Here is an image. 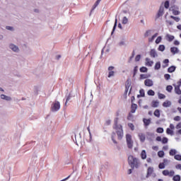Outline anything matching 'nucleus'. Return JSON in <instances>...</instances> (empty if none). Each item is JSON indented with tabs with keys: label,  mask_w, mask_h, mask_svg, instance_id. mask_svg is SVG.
<instances>
[{
	"label": "nucleus",
	"mask_w": 181,
	"mask_h": 181,
	"mask_svg": "<svg viewBox=\"0 0 181 181\" xmlns=\"http://www.w3.org/2000/svg\"><path fill=\"white\" fill-rule=\"evenodd\" d=\"M153 173V168L148 167L147 169V174L146 175V177L148 179V177H151Z\"/></svg>",
	"instance_id": "10"
},
{
	"label": "nucleus",
	"mask_w": 181,
	"mask_h": 181,
	"mask_svg": "<svg viewBox=\"0 0 181 181\" xmlns=\"http://www.w3.org/2000/svg\"><path fill=\"white\" fill-rule=\"evenodd\" d=\"M154 115L155 117H157L158 118H159V117H160V112L159 111V110H156L154 112Z\"/></svg>",
	"instance_id": "33"
},
{
	"label": "nucleus",
	"mask_w": 181,
	"mask_h": 181,
	"mask_svg": "<svg viewBox=\"0 0 181 181\" xmlns=\"http://www.w3.org/2000/svg\"><path fill=\"white\" fill-rule=\"evenodd\" d=\"M128 127L132 129V131H134L135 129V126H134V124L129 123Z\"/></svg>",
	"instance_id": "47"
},
{
	"label": "nucleus",
	"mask_w": 181,
	"mask_h": 181,
	"mask_svg": "<svg viewBox=\"0 0 181 181\" xmlns=\"http://www.w3.org/2000/svg\"><path fill=\"white\" fill-rule=\"evenodd\" d=\"M112 141L114 144H117V141H115V132H112Z\"/></svg>",
	"instance_id": "44"
},
{
	"label": "nucleus",
	"mask_w": 181,
	"mask_h": 181,
	"mask_svg": "<svg viewBox=\"0 0 181 181\" xmlns=\"http://www.w3.org/2000/svg\"><path fill=\"white\" fill-rule=\"evenodd\" d=\"M156 132L158 134H163V128L162 127H158L157 129H156Z\"/></svg>",
	"instance_id": "43"
},
{
	"label": "nucleus",
	"mask_w": 181,
	"mask_h": 181,
	"mask_svg": "<svg viewBox=\"0 0 181 181\" xmlns=\"http://www.w3.org/2000/svg\"><path fill=\"white\" fill-rule=\"evenodd\" d=\"M140 78H141V80H144V79H145V78H148V76H147L146 74H141V75H140Z\"/></svg>",
	"instance_id": "51"
},
{
	"label": "nucleus",
	"mask_w": 181,
	"mask_h": 181,
	"mask_svg": "<svg viewBox=\"0 0 181 181\" xmlns=\"http://www.w3.org/2000/svg\"><path fill=\"white\" fill-rule=\"evenodd\" d=\"M0 98L1 100H4L5 101H11L12 100V98H11L10 96H8L6 95H4V94H1L0 95Z\"/></svg>",
	"instance_id": "11"
},
{
	"label": "nucleus",
	"mask_w": 181,
	"mask_h": 181,
	"mask_svg": "<svg viewBox=\"0 0 181 181\" xmlns=\"http://www.w3.org/2000/svg\"><path fill=\"white\" fill-rule=\"evenodd\" d=\"M154 69L155 70H159V69H160V62H156Z\"/></svg>",
	"instance_id": "34"
},
{
	"label": "nucleus",
	"mask_w": 181,
	"mask_h": 181,
	"mask_svg": "<svg viewBox=\"0 0 181 181\" xmlns=\"http://www.w3.org/2000/svg\"><path fill=\"white\" fill-rule=\"evenodd\" d=\"M165 47L163 45H159L158 50L159 52H165Z\"/></svg>",
	"instance_id": "29"
},
{
	"label": "nucleus",
	"mask_w": 181,
	"mask_h": 181,
	"mask_svg": "<svg viewBox=\"0 0 181 181\" xmlns=\"http://www.w3.org/2000/svg\"><path fill=\"white\" fill-rule=\"evenodd\" d=\"M164 77H165V80H169L170 78V75L166 74L164 75Z\"/></svg>",
	"instance_id": "55"
},
{
	"label": "nucleus",
	"mask_w": 181,
	"mask_h": 181,
	"mask_svg": "<svg viewBox=\"0 0 181 181\" xmlns=\"http://www.w3.org/2000/svg\"><path fill=\"white\" fill-rule=\"evenodd\" d=\"M140 71L141 73H146V71H148V68L142 66L141 68H140Z\"/></svg>",
	"instance_id": "37"
},
{
	"label": "nucleus",
	"mask_w": 181,
	"mask_h": 181,
	"mask_svg": "<svg viewBox=\"0 0 181 181\" xmlns=\"http://www.w3.org/2000/svg\"><path fill=\"white\" fill-rule=\"evenodd\" d=\"M160 42H162V37L158 36L157 37V39L156 40V44L159 45V43H160Z\"/></svg>",
	"instance_id": "38"
},
{
	"label": "nucleus",
	"mask_w": 181,
	"mask_h": 181,
	"mask_svg": "<svg viewBox=\"0 0 181 181\" xmlns=\"http://www.w3.org/2000/svg\"><path fill=\"white\" fill-rule=\"evenodd\" d=\"M164 6L166 9H168V8H169V1H166L164 4Z\"/></svg>",
	"instance_id": "53"
},
{
	"label": "nucleus",
	"mask_w": 181,
	"mask_h": 181,
	"mask_svg": "<svg viewBox=\"0 0 181 181\" xmlns=\"http://www.w3.org/2000/svg\"><path fill=\"white\" fill-rule=\"evenodd\" d=\"M115 125L114 129L117 135L118 139H122L124 137V130H122V126L121 124H118V118L116 117L114 119Z\"/></svg>",
	"instance_id": "1"
},
{
	"label": "nucleus",
	"mask_w": 181,
	"mask_h": 181,
	"mask_svg": "<svg viewBox=\"0 0 181 181\" xmlns=\"http://www.w3.org/2000/svg\"><path fill=\"white\" fill-rule=\"evenodd\" d=\"M148 95H155V91L152 90H148L147 92Z\"/></svg>",
	"instance_id": "41"
},
{
	"label": "nucleus",
	"mask_w": 181,
	"mask_h": 181,
	"mask_svg": "<svg viewBox=\"0 0 181 181\" xmlns=\"http://www.w3.org/2000/svg\"><path fill=\"white\" fill-rule=\"evenodd\" d=\"M175 128L176 129H179L181 128V122L176 125Z\"/></svg>",
	"instance_id": "61"
},
{
	"label": "nucleus",
	"mask_w": 181,
	"mask_h": 181,
	"mask_svg": "<svg viewBox=\"0 0 181 181\" xmlns=\"http://www.w3.org/2000/svg\"><path fill=\"white\" fill-rule=\"evenodd\" d=\"M150 56H151V57H153L154 59H155V57H158V52H156V49H151Z\"/></svg>",
	"instance_id": "12"
},
{
	"label": "nucleus",
	"mask_w": 181,
	"mask_h": 181,
	"mask_svg": "<svg viewBox=\"0 0 181 181\" xmlns=\"http://www.w3.org/2000/svg\"><path fill=\"white\" fill-rule=\"evenodd\" d=\"M137 107H138V105H136V104L132 103L131 112L134 114L135 111H136Z\"/></svg>",
	"instance_id": "20"
},
{
	"label": "nucleus",
	"mask_w": 181,
	"mask_h": 181,
	"mask_svg": "<svg viewBox=\"0 0 181 181\" xmlns=\"http://www.w3.org/2000/svg\"><path fill=\"white\" fill-rule=\"evenodd\" d=\"M8 48L13 53H19L21 52V49L19 48V47L13 43H10L8 45Z\"/></svg>",
	"instance_id": "4"
},
{
	"label": "nucleus",
	"mask_w": 181,
	"mask_h": 181,
	"mask_svg": "<svg viewBox=\"0 0 181 181\" xmlns=\"http://www.w3.org/2000/svg\"><path fill=\"white\" fill-rule=\"evenodd\" d=\"M126 142L128 148L130 149L134 146V141H132V136L129 134H126Z\"/></svg>",
	"instance_id": "3"
},
{
	"label": "nucleus",
	"mask_w": 181,
	"mask_h": 181,
	"mask_svg": "<svg viewBox=\"0 0 181 181\" xmlns=\"http://www.w3.org/2000/svg\"><path fill=\"white\" fill-rule=\"evenodd\" d=\"M144 86L146 87H152V86H153V81H152V79H146L144 81Z\"/></svg>",
	"instance_id": "9"
},
{
	"label": "nucleus",
	"mask_w": 181,
	"mask_h": 181,
	"mask_svg": "<svg viewBox=\"0 0 181 181\" xmlns=\"http://www.w3.org/2000/svg\"><path fill=\"white\" fill-rule=\"evenodd\" d=\"M158 33H155L151 37L148 38V42L150 43H152V42H153V40H155V38H156L158 37Z\"/></svg>",
	"instance_id": "22"
},
{
	"label": "nucleus",
	"mask_w": 181,
	"mask_h": 181,
	"mask_svg": "<svg viewBox=\"0 0 181 181\" xmlns=\"http://www.w3.org/2000/svg\"><path fill=\"white\" fill-rule=\"evenodd\" d=\"M174 159L175 160H181V155L177 154L174 156Z\"/></svg>",
	"instance_id": "45"
},
{
	"label": "nucleus",
	"mask_w": 181,
	"mask_h": 181,
	"mask_svg": "<svg viewBox=\"0 0 181 181\" xmlns=\"http://www.w3.org/2000/svg\"><path fill=\"white\" fill-rule=\"evenodd\" d=\"M163 163L165 164V165H168V163H169V160L168 159L165 158L163 160Z\"/></svg>",
	"instance_id": "64"
},
{
	"label": "nucleus",
	"mask_w": 181,
	"mask_h": 181,
	"mask_svg": "<svg viewBox=\"0 0 181 181\" xmlns=\"http://www.w3.org/2000/svg\"><path fill=\"white\" fill-rule=\"evenodd\" d=\"M175 92L176 94H178V95H180V94H181L180 86L175 85Z\"/></svg>",
	"instance_id": "15"
},
{
	"label": "nucleus",
	"mask_w": 181,
	"mask_h": 181,
	"mask_svg": "<svg viewBox=\"0 0 181 181\" xmlns=\"http://www.w3.org/2000/svg\"><path fill=\"white\" fill-rule=\"evenodd\" d=\"M122 23L123 25H127V23H128V18L127 17L124 16L122 20Z\"/></svg>",
	"instance_id": "30"
},
{
	"label": "nucleus",
	"mask_w": 181,
	"mask_h": 181,
	"mask_svg": "<svg viewBox=\"0 0 181 181\" xmlns=\"http://www.w3.org/2000/svg\"><path fill=\"white\" fill-rule=\"evenodd\" d=\"M173 180L174 181H180V175H177L174 176Z\"/></svg>",
	"instance_id": "39"
},
{
	"label": "nucleus",
	"mask_w": 181,
	"mask_h": 181,
	"mask_svg": "<svg viewBox=\"0 0 181 181\" xmlns=\"http://www.w3.org/2000/svg\"><path fill=\"white\" fill-rule=\"evenodd\" d=\"M165 166H166V165H165V163H160L158 165L159 169H165Z\"/></svg>",
	"instance_id": "42"
},
{
	"label": "nucleus",
	"mask_w": 181,
	"mask_h": 181,
	"mask_svg": "<svg viewBox=\"0 0 181 181\" xmlns=\"http://www.w3.org/2000/svg\"><path fill=\"white\" fill-rule=\"evenodd\" d=\"M166 90L168 91V93H170L172 90H173V87H172V86H168Z\"/></svg>",
	"instance_id": "49"
},
{
	"label": "nucleus",
	"mask_w": 181,
	"mask_h": 181,
	"mask_svg": "<svg viewBox=\"0 0 181 181\" xmlns=\"http://www.w3.org/2000/svg\"><path fill=\"white\" fill-rule=\"evenodd\" d=\"M172 105V102L169 100H166L163 103V107H165V108H168V107H170Z\"/></svg>",
	"instance_id": "16"
},
{
	"label": "nucleus",
	"mask_w": 181,
	"mask_h": 181,
	"mask_svg": "<svg viewBox=\"0 0 181 181\" xmlns=\"http://www.w3.org/2000/svg\"><path fill=\"white\" fill-rule=\"evenodd\" d=\"M164 64H165V66H163V67H168V64L169 63V59H165L163 61Z\"/></svg>",
	"instance_id": "52"
},
{
	"label": "nucleus",
	"mask_w": 181,
	"mask_h": 181,
	"mask_svg": "<svg viewBox=\"0 0 181 181\" xmlns=\"http://www.w3.org/2000/svg\"><path fill=\"white\" fill-rule=\"evenodd\" d=\"M170 129H172L173 131V129H175V125L173 124H170Z\"/></svg>",
	"instance_id": "62"
},
{
	"label": "nucleus",
	"mask_w": 181,
	"mask_h": 181,
	"mask_svg": "<svg viewBox=\"0 0 181 181\" xmlns=\"http://www.w3.org/2000/svg\"><path fill=\"white\" fill-rule=\"evenodd\" d=\"M162 174L163 176H169L170 177H172V176H174L175 175V171L173 170H164L162 172Z\"/></svg>",
	"instance_id": "6"
},
{
	"label": "nucleus",
	"mask_w": 181,
	"mask_h": 181,
	"mask_svg": "<svg viewBox=\"0 0 181 181\" xmlns=\"http://www.w3.org/2000/svg\"><path fill=\"white\" fill-rule=\"evenodd\" d=\"M138 73V66H135L134 69V76Z\"/></svg>",
	"instance_id": "57"
},
{
	"label": "nucleus",
	"mask_w": 181,
	"mask_h": 181,
	"mask_svg": "<svg viewBox=\"0 0 181 181\" xmlns=\"http://www.w3.org/2000/svg\"><path fill=\"white\" fill-rule=\"evenodd\" d=\"M33 12L35 13H40V9H39V8H34L33 9Z\"/></svg>",
	"instance_id": "54"
},
{
	"label": "nucleus",
	"mask_w": 181,
	"mask_h": 181,
	"mask_svg": "<svg viewBox=\"0 0 181 181\" xmlns=\"http://www.w3.org/2000/svg\"><path fill=\"white\" fill-rule=\"evenodd\" d=\"M119 46H127V42H125V40H122L119 42Z\"/></svg>",
	"instance_id": "36"
},
{
	"label": "nucleus",
	"mask_w": 181,
	"mask_h": 181,
	"mask_svg": "<svg viewBox=\"0 0 181 181\" xmlns=\"http://www.w3.org/2000/svg\"><path fill=\"white\" fill-rule=\"evenodd\" d=\"M135 60L136 62H139V60H141V56L139 54L136 56Z\"/></svg>",
	"instance_id": "58"
},
{
	"label": "nucleus",
	"mask_w": 181,
	"mask_h": 181,
	"mask_svg": "<svg viewBox=\"0 0 181 181\" xmlns=\"http://www.w3.org/2000/svg\"><path fill=\"white\" fill-rule=\"evenodd\" d=\"M113 70H114V66L108 67L109 74H108L107 77L109 78H111V77H114V76L115 75V72Z\"/></svg>",
	"instance_id": "7"
},
{
	"label": "nucleus",
	"mask_w": 181,
	"mask_h": 181,
	"mask_svg": "<svg viewBox=\"0 0 181 181\" xmlns=\"http://www.w3.org/2000/svg\"><path fill=\"white\" fill-rule=\"evenodd\" d=\"M166 134H167V135H170L171 136H173V135H174V132H173V130H172L171 129L167 128V129H166Z\"/></svg>",
	"instance_id": "21"
},
{
	"label": "nucleus",
	"mask_w": 181,
	"mask_h": 181,
	"mask_svg": "<svg viewBox=\"0 0 181 181\" xmlns=\"http://www.w3.org/2000/svg\"><path fill=\"white\" fill-rule=\"evenodd\" d=\"M170 52L173 54H176L179 53V48H177L176 47H173L170 48Z\"/></svg>",
	"instance_id": "13"
},
{
	"label": "nucleus",
	"mask_w": 181,
	"mask_h": 181,
	"mask_svg": "<svg viewBox=\"0 0 181 181\" xmlns=\"http://www.w3.org/2000/svg\"><path fill=\"white\" fill-rule=\"evenodd\" d=\"M101 1L100 0H97L96 2L94 4V5L93 6V8L92 11H94V9H95V8H97V6H98V5H100V3Z\"/></svg>",
	"instance_id": "28"
},
{
	"label": "nucleus",
	"mask_w": 181,
	"mask_h": 181,
	"mask_svg": "<svg viewBox=\"0 0 181 181\" xmlns=\"http://www.w3.org/2000/svg\"><path fill=\"white\" fill-rule=\"evenodd\" d=\"M51 110L52 111H53V112H56V111H59L60 110V102L59 101L54 102L52 105Z\"/></svg>",
	"instance_id": "5"
},
{
	"label": "nucleus",
	"mask_w": 181,
	"mask_h": 181,
	"mask_svg": "<svg viewBox=\"0 0 181 181\" xmlns=\"http://www.w3.org/2000/svg\"><path fill=\"white\" fill-rule=\"evenodd\" d=\"M141 159H146V151L145 150H143L141 151Z\"/></svg>",
	"instance_id": "26"
},
{
	"label": "nucleus",
	"mask_w": 181,
	"mask_h": 181,
	"mask_svg": "<svg viewBox=\"0 0 181 181\" xmlns=\"http://www.w3.org/2000/svg\"><path fill=\"white\" fill-rule=\"evenodd\" d=\"M177 153V151L175 148H172L170 150L169 155L170 156H175V154Z\"/></svg>",
	"instance_id": "18"
},
{
	"label": "nucleus",
	"mask_w": 181,
	"mask_h": 181,
	"mask_svg": "<svg viewBox=\"0 0 181 181\" xmlns=\"http://www.w3.org/2000/svg\"><path fill=\"white\" fill-rule=\"evenodd\" d=\"M175 70H176V67H175L173 66L169 67L168 69V73H173V71H175Z\"/></svg>",
	"instance_id": "31"
},
{
	"label": "nucleus",
	"mask_w": 181,
	"mask_h": 181,
	"mask_svg": "<svg viewBox=\"0 0 181 181\" xmlns=\"http://www.w3.org/2000/svg\"><path fill=\"white\" fill-rule=\"evenodd\" d=\"M171 19H174V21H175V22H179V21H180V18H179L178 17H175L173 16H170Z\"/></svg>",
	"instance_id": "50"
},
{
	"label": "nucleus",
	"mask_w": 181,
	"mask_h": 181,
	"mask_svg": "<svg viewBox=\"0 0 181 181\" xmlns=\"http://www.w3.org/2000/svg\"><path fill=\"white\" fill-rule=\"evenodd\" d=\"M152 149H153V151H158L159 147H158V146H153L152 147Z\"/></svg>",
	"instance_id": "59"
},
{
	"label": "nucleus",
	"mask_w": 181,
	"mask_h": 181,
	"mask_svg": "<svg viewBox=\"0 0 181 181\" xmlns=\"http://www.w3.org/2000/svg\"><path fill=\"white\" fill-rule=\"evenodd\" d=\"M143 122L144 125H146V127H148V125L151 124V119H144Z\"/></svg>",
	"instance_id": "24"
},
{
	"label": "nucleus",
	"mask_w": 181,
	"mask_h": 181,
	"mask_svg": "<svg viewBox=\"0 0 181 181\" xmlns=\"http://www.w3.org/2000/svg\"><path fill=\"white\" fill-rule=\"evenodd\" d=\"M181 117L180 116H176L174 117V121H180Z\"/></svg>",
	"instance_id": "56"
},
{
	"label": "nucleus",
	"mask_w": 181,
	"mask_h": 181,
	"mask_svg": "<svg viewBox=\"0 0 181 181\" xmlns=\"http://www.w3.org/2000/svg\"><path fill=\"white\" fill-rule=\"evenodd\" d=\"M118 22V19L117 18V16H116V18H115V25L113 26V30H112V34L114 33V30H115L116 28H117V23Z\"/></svg>",
	"instance_id": "35"
},
{
	"label": "nucleus",
	"mask_w": 181,
	"mask_h": 181,
	"mask_svg": "<svg viewBox=\"0 0 181 181\" xmlns=\"http://www.w3.org/2000/svg\"><path fill=\"white\" fill-rule=\"evenodd\" d=\"M165 95L164 94H162V93H158V98L160 100H163V98H165Z\"/></svg>",
	"instance_id": "48"
},
{
	"label": "nucleus",
	"mask_w": 181,
	"mask_h": 181,
	"mask_svg": "<svg viewBox=\"0 0 181 181\" xmlns=\"http://www.w3.org/2000/svg\"><path fill=\"white\" fill-rule=\"evenodd\" d=\"M165 37L168 42H172L175 39V36L171 35L170 34H167Z\"/></svg>",
	"instance_id": "17"
},
{
	"label": "nucleus",
	"mask_w": 181,
	"mask_h": 181,
	"mask_svg": "<svg viewBox=\"0 0 181 181\" xmlns=\"http://www.w3.org/2000/svg\"><path fill=\"white\" fill-rule=\"evenodd\" d=\"M145 64L147 67H152L153 66V61L151 60L150 58L147 57L145 59Z\"/></svg>",
	"instance_id": "8"
},
{
	"label": "nucleus",
	"mask_w": 181,
	"mask_h": 181,
	"mask_svg": "<svg viewBox=\"0 0 181 181\" xmlns=\"http://www.w3.org/2000/svg\"><path fill=\"white\" fill-rule=\"evenodd\" d=\"M168 141H169V139H168V138L163 137L161 140V142H162V144H168Z\"/></svg>",
	"instance_id": "46"
},
{
	"label": "nucleus",
	"mask_w": 181,
	"mask_h": 181,
	"mask_svg": "<svg viewBox=\"0 0 181 181\" xmlns=\"http://www.w3.org/2000/svg\"><path fill=\"white\" fill-rule=\"evenodd\" d=\"M159 106V102L154 100L152 102V107H153V108H156Z\"/></svg>",
	"instance_id": "27"
},
{
	"label": "nucleus",
	"mask_w": 181,
	"mask_h": 181,
	"mask_svg": "<svg viewBox=\"0 0 181 181\" xmlns=\"http://www.w3.org/2000/svg\"><path fill=\"white\" fill-rule=\"evenodd\" d=\"M158 156L159 158H163V156H165V152H163V151H160L158 152Z\"/></svg>",
	"instance_id": "32"
},
{
	"label": "nucleus",
	"mask_w": 181,
	"mask_h": 181,
	"mask_svg": "<svg viewBox=\"0 0 181 181\" xmlns=\"http://www.w3.org/2000/svg\"><path fill=\"white\" fill-rule=\"evenodd\" d=\"M128 162L132 168H139V165H141L139 160H138L136 158L134 157L133 156H129Z\"/></svg>",
	"instance_id": "2"
},
{
	"label": "nucleus",
	"mask_w": 181,
	"mask_h": 181,
	"mask_svg": "<svg viewBox=\"0 0 181 181\" xmlns=\"http://www.w3.org/2000/svg\"><path fill=\"white\" fill-rule=\"evenodd\" d=\"M6 29L7 30H10L11 32H13V30H15V28L9 25L6 26Z\"/></svg>",
	"instance_id": "40"
},
{
	"label": "nucleus",
	"mask_w": 181,
	"mask_h": 181,
	"mask_svg": "<svg viewBox=\"0 0 181 181\" xmlns=\"http://www.w3.org/2000/svg\"><path fill=\"white\" fill-rule=\"evenodd\" d=\"M175 168L179 170H181V164H177V165H175Z\"/></svg>",
	"instance_id": "60"
},
{
	"label": "nucleus",
	"mask_w": 181,
	"mask_h": 181,
	"mask_svg": "<svg viewBox=\"0 0 181 181\" xmlns=\"http://www.w3.org/2000/svg\"><path fill=\"white\" fill-rule=\"evenodd\" d=\"M138 136H139L141 142H145L146 137H145V134L144 133H139L138 134Z\"/></svg>",
	"instance_id": "14"
},
{
	"label": "nucleus",
	"mask_w": 181,
	"mask_h": 181,
	"mask_svg": "<svg viewBox=\"0 0 181 181\" xmlns=\"http://www.w3.org/2000/svg\"><path fill=\"white\" fill-rule=\"evenodd\" d=\"M139 93L140 94L137 95L138 98H139V97H145V90L144 89H141Z\"/></svg>",
	"instance_id": "25"
},
{
	"label": "nucleus",
	"mask_w": 181,
	"mask_h": 181,
	"mask_svg": "<svg viewBox=\"0 0 181 181\" xmlns=\"http://www.w3.org/2000/svg\"><path fill=\"white\" fill-rule=\"evenodd\" d=\"M171 11H172L173 15H175V16L180 15L179 8H173Z\"/></svg>",
	"instance_id": "19"
},
{
	"label": "nucleus",
	"mask_w": 181,
	"mask_h": 181,
	"mask_svg": "<svg viewBox=\"0 0 181 181\" xmlns=\"http://www.w3.org/2000/svg\"><path fill=\"white\" fill-rule=\"evenodd\" d=\"M174 45L175 46H179V45H180V42L179 41H177V40H175L174 41Z\"/></svg>",
	"instance_id": "63"
},
{
	"label": "nucleus",
	"mask_w": 181,
	"mask_h": 181,
	"mask_svg": "<svg viewBox=\"0 0 181 181\" xmlns=\"http://www.w3.org/2000/svg\"><path fill=\"white\" fill-rule=\"evenodd\" d=\"M163 6H160L158 13V16H162L163 15V11H164Z\"/></svg>",
	"instance_id": "23"
}]
</instances>
